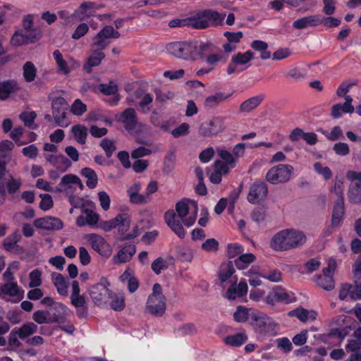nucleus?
Returning a JSON list of instances; mask_svg holds the SVG:
<instances>
[{
  "label": "nucleus",
  "mask_w": 361,
  "mask_h": 361,
  "mask_svg": "<svg viewBox=\"0 0 361 361\" xmlns=\"http://www.w3.org/2000/svg\"><path fill=\"white\" fill-rule=\"evenodd\" d=\"M307 240L302 231L287 228L276 233L270 241V247L275 251H288L302 246Z\"/></svg>",
  "instance_id": "nucleus-1"
},
{
  "label": "nucleus",
  "mask_w": 361,
  "mask_h": 361,
  "mask_svg": "<svg viewBox=\"0 0 361 361\" xmlns=\"http://www.w3.org/2000/svg\"><path fill=\"white\" fill-rule=\"evenodd\" d=\"M225 16V13H219L212 9H205L188 18L190 20L188 27L197 30L206 29L210 26L209 20L214 26L221 25Z\"/></svg>",
  "instance_id": "nucleus-2"
},
{
  "label": "nucleus",
  "mask_w": 361,
  "mask_h": 361,
  "mask_svg": "<svg viewBox=\"0 0 361 361\" xmlns=\"http://www.w3.org/2000/svg\"><path fill=\"white\" fill-rule=\"evenodd\" d=\"M166 298L162 294V288L159 283H154L152 293L148 297L146 309L152 315L162 317L166 311Z\"/></svg>",
  "instance_id": "nucleus-3"
},
{
  "label": "nucleus",
  "mask_w": 361,
  "mask_h": 361,
  "mask_svg": "<svg viewBox=\"0 0 361 361\" xmlns=\"http://www.w3.org/2000/svg\"><path fill=\"white\" fill-rule=\"evenodd\" d=\"M226 117L216 116L202 122L198 127V135L202 137H212L226 130Z\"/></svg>",
  "instance_id": "nucleus-4"
},
{
  "label": "nucleus",
  "mask_w": 361,
  "mask_h": 361,
  "mask_svg": "<svg viewBox=\"0 0 361 361\" xmlns=\"http://www.w3.org/2000/svg\"><path fill=\"white\" fill-rule=\"evenodd\" d=\"M167 51L172 56L184 60H195V42H174L166 45Z\"/></svg>",
  "instance_id": "nucleus-5"
},
{
  "label": "nucleus",
  "mask_w": 361,
  "mask_h": 361,
  "mask_svg": "<svg viewBox=\"0 0 361 361\" xmlns=\"http://www.w3.org/2000/svg\"><path fill=\"white\" fill-rule=\"evenodd\" d=\"M49 99L51 100L52 115L57 126H64V122L66 119L67 111L69 104L66 99L63 97H55Z\"/></svg>",
  "instance_id": "nucleus-6"
},
{
  "label": "nucleus",
  "mask_w": 361,
  "mask_h": 361,
  "mask_svg": "<svg viewBox=\"0 0 361 361\" xmlns=\"http://www.w3.org/2000/svg\"><path fill=\"white\" fill-rule=\"evenodd\" d=\"M253 325L260 334L275 336L277 334L276 324L265 314H253Z\"/></svg>",
  "instance_id": "nucleus-7"
},
{
  "label": "nucleus",
  "mask_w": 361,
  "mask_h": 361,
  "mask_svg": "<svg viewBox=\"0 0 361 361\" xmlns=\"http://www.w3.org/2000/svg\"><path fill=\"white\" fill-rule=\"evenodd\" d=\"M90 295L96 305L106 303L113 292L103 283H97L89 289Z\"/></svg>",
  "instance_id": "nucleus-8"
},
{
  "label": "nucleus",
  "mask_w": 361,
  "mask_h": 361,
  "mask_svg": "<svg viewBox=\"0 0 361 361\" xmlns=\"http://www.w3.org/2000/svg\"><path fill=\"white\" fill-rule=\"evenodd\" d=\"M268 193L267 184L264 181L256 180L250 187L247 200L250 203L255 204L264 199Z\"/></svg>",
  "instance_id": "nucleus-9"
},
{
  "label": "nucleus",
  "mask_w": 361,
  "mask_h": 361,
  "mask_svg": "<svg viewBox=\"0 0 361 361\" xmlns=\"http://www.w3.org/2000/svg\"><path fill=\"white\" fill-rule=\"evenodd\" d=\"M34 226L37 228L46 231H57L63 228V223L59 218L49 216L35 219Z\"/></svg>",
  "instance_id": "nucleus-10"
},
{
  "label": "nucleus",
  "mask_w": 361,
  "mask_h": 361,
  "mask_svg": "<svg viewBox=\"0 0 361 361\" xmlns=\"http://www.w3.org/2000/svg\"><path fill=\"white\" fill-rule=\"evenodd\" d=\"M265 302L274 307L276 302H291L290 295L281 286H276L273 290L267 295Z\"/></svg>",
  "instance_id": "nucleus-11"
},
{
  "label": "nucleus",
  "mask_w": 361,
  "mask_h": 361,
  "mask_svg": "<svg viewBox=\"0 0 361 361\" xmlns=\"http://www.w3.org/2000/svg\"><path fill=\"white\" fill-rule=\"evenodd\" d=\"M164 221L171 231L180 238H184L185 231L181 222L176 219V213L173 209L166 211L164 214Z\"/></svg>",
  "instance_id": "nucleus-12"
},
{
  "label": "nucleus",
  "mask_w": 361,
  "mask_h": 361,
  "mask_svg": "<svg viewBox=\"0 0 361 361\" xmlns=\"http://www.w3.org/2000/svg\"><path fill=\"white\" fill-rule=\"evenodd\" d=\"M0 292L3 295L15 298L11 300V302L13 303H17L24 298V290L20 289L16 282L1 284L0 286Z\"/></svg>",
  "instance_id": "nucleus-13"
},
{
  "label": "nucleus",
  "mask_w": 361,
  "mask_h": 361,
  "mask_svg": "<svg viewBox=\"0 0 361 361\" xmlns=\"http://www.w3.org/2000/svg\"><path fill=\"white\" fill-rule=\"evenodd\" d=\"M253 57L254 54L251 51H247L245 53H238L233 56L227 68L228 74L231 75L234 73L238 65H245L250 61Z\"/></svg>",
  "instance_id": "nucleus-14"
},
{
  "label": "nucleus",
  "mask_w": 361,
  "mask_h": 361,
  "mask_svg": "<svg viewBox=\"0 0 361 361\" xmlns=\"http://www.w3.org/2000/svg\"><path fill=\"white\" fill-rule=\"evenodd\" d=\"M345 214L344 197L337 198L333 208L331 215V226L338 227L341 222Z\"/></svg>",
  "instance_id": "nucleus-15"
},
{
  "label": "nucleus",
  "mask_w": 361,
  "mask_h": 361,
  "mask_svg": "<svg viewBox=\"0 0 361 361\" xmlns=\"http://www.w3.org/2000/svg\"><path fill=\"white\" fill-rule=\"evenodd\" d=\"M121 122L124 124L126 130L130 131L135 128L137 124V118L133 108H128L121 114Z\"/></svg>",
  "instance_id": "nucleus-16"
},
{
  "label": "nucleus",
  "mask_w": 361,
  "mask_h": 361,
  "mask_svg": "<svg viewBox=\"0 0 361 361\" xmlns=\"http://www.w3.org/2000/svg\"><path fill=\"white\" fill-rule=\"evenodd\" d=\"M97 4L93 1H85L80 4L79 8L75 10L74 16L79 18L80 20H84L85 18L91 17L97 10Z\"/></svg>",
  "instance_id": "nucleus-17"
},
{
  "label": "nucleus",
  "mask_w": 361,
  "mask_h": 361,
  "mask_svg": "<svg viewBox=\"0 0 361 361\" xmlns=\"http://www.w3.org/2000/svg\"><path fill=\"white\" fill-rule=\"evenodd\" d=\"M320 25V15H311L295 20L293 27L295 29H305L309 26L314 27Z\"/></svg>",
  "instance_id": "nucleus-18"
},
{
  "label": "nucleus",
  "mask_w": 361,
  "mask_h": 361,
  "mask_svg": "<svg viewBox=\"0 0 361 361\" xmlns=\"http://www.w3.org/2000/svg\"><path fill=\"white\" fill-rule=\"evenodd\" d=\"M83 214H86L85 217L82 215L79 216L76 219V224L82 227L86 224L93 226L97 224L99 221V214L90 209H83L82 210Z\"/></svg>",
  "instance_id": "nucleus-19"
},
{
  "label": "nucleus",
  "mask_w": 361,
  "mask_h": 361,
  "mask_svg": "<svg viewBox=\"0 0 361 361\" xmlns=\"http://www.w3.org/2000/svg\"><path fill=\"white\" fill-rule=\"evenodd\" d=\"M92 55L89 56L86 63L83 66V69L88 73L92 71V68L98 66L102 61L105 58V54L97 49L91 50Z\"/></svg>",
  "instance_id": "nucleus-20"
},
{
  "label": "nucleus",
  "mask_w": 361,
  "mask_h": 361,
  "mask_svg": "<svg viewBox=\"0 0 361 361\" xmlns=\"http://www.w3.org/2000/svg\"><path fill=\"white\" fill-rule=\"evenodd\" d=\"M214 171L209 176V180L214 184H219L221 181V176L223 174H226L229 172V168L223 164L222 161L216 160L214 163Z\"/></svg>",
  "instance_id": "nucleus-21"
},
{
  "label": "nucleus",
  "mask_w": 361,
  "mask_h": 361,
  "mask_svg": "<svg viewBox=\"0 0 361 361\" xmlns=\"http://www.w3.org/2000/svg\"><path fill=\"white\" fill-rule=\"evenodd\" d=\"M135 245L130 244L124 246L118 252L116 256L114 257V259L117 260L115 263L121 264L129 262L135 255Z\"/></svg>",
  "instance_id": "nucleus-22"
},
{
  "label": "nucleus",
  "mask_w": 361,
  "mask_h": 361,
  "mask_svg": "<svg viewBox=\"0 0 361 361\" xmlns=\"http://www.w3.org/2000/svg\"><path fill=\"white\" fill-rule=\"evenodd\" d=\"M51 280L60 295H65L67 294L69 283L61 274L53 272Z\"/></svg>",
  "instance_id": "nucleus-23"
},
{
  "label": "nucleus",
  "mask_w": 361,
  "mask_h": 361,
  "mask_svg": "<svg viewBox=\"0 0 361 361\" xmlns=\"http://www.w3.org/2000/svg\"><path fill=\"white\" fill-rule=\"evenodd\" d=\"M49 314V312L37 310L33 313L32 319L39 324L59 322V315L53 314L51 317H47Z\"/></svg>",
  "instance_id": "nucleus-24"
},
{
  "label": "nucleus",
  "mask_w": 361,
  "mask_h": 361,
  "mask_svg": "<svg viewBox=\"0 0 361 361\" xmlns=\"http://www.w3.org/2000/svg\"><path fill=\"white\" fill-rule=\"evenodd\" d=\"M87 240L90 242L92 247L101 255H104L105 248L108 246L104 239L94 233H90L87 235Z\"/></svg>",
  "instance_id": "nucleus-25"
},
{
  "label": "nucleus",
  "mask_w": 361,
  "mask_h": 361,
  "mask_svg": "<svg viewBox=\"0 0 361 361\" xmlns=\"http://www.w3.org/2000/svg\"><path fill=\"white\" fill-rule=\"evenodd\" d=\"M263 95H257L243 102L239 108V111L248 113L256 109L263 101Z\"/></svg>",
  "instance_id": "nucleus-26"
},
{
  "label": "nucleus",
  "mask_w": 361,
  "mask_h": 361,
  "mask_svg": "<svg viewBox=\"0 0 361 361\" xmlns=\"http://www.w3.org/2000/svg\"><path fill=\"white\" fill-rule=\"evenodd\" d=\"M231 94H225L223 92H216L214 94L206 97L204 104L207 109H214L221 102L228 99Z\"/></svg>",
  "instance_id": "nucleus-27"
},
{
  "label": "nucleus",
  "mask_w": 361,
  "mask_h": 361,
  "mask_svg": "<svg viewBox=\"0 0 361 361\" xmlns=\"http://www.w3.org/2000/svg\"><path fill=\"white\" fill-rule=\"evenodd\" d=\"M47 160L55 166L60 167V165L63 166L64 169L62 170V172H64L71 166V161L62 154L59 155H48L47 157Z\"/></svg>",
  "instance_id": "nucleus-28"
},
{
  "label": "nucleus",
  "mask_w": 361,
  "mask_h": 361,
  "mask_svg": "<svg viewBox=\"0 0 361 361\" xmlns=\"http://www.w3.org/2000/svg\"><path fill=\"white\" fill-rule=\"evenodd\" d=\"M235 269L233 267V262L228 261L221 264L219 273V278L221 283L226 282L234 274Z\"/></svg>",
  "instance_id": "nucleus-29"
},
{
  "label": "nucleus",
  "mask_w": 361,
  "mask_h": 361,
  "mask_svg": "<svg viewBox=\"0 0 361 361\" xmlns=\"http://www.w3.org/2000/svg\"><path fill=\"white\" fill-rule=\"evenodd\" d=\"M281 183L288 182L293 173V167L289 164H279L276 166Z\"/></svg>",
  "instance_id": "nucleus-30"
},
{
  "label": "nucleus",
  "mask_w": 361,
  "mask_h": 361,
  "mask_svg": "<svg viewBox=\"0 0 361 361\" xmlns=\"http://www.w3.org/2000/svg\"><path fill=\"white\" fill-rule=\"evenodd\" d=\"M176 155L174 150H170L165 156L162 171L164 173L169 174L175 169Z\"/></svg>",
  "instance_id": "nucleus-31"
},
{
  "label": "nucleus",
  "mask_w": 361,
  "mask_h": 361,
  "mask_svg": "<svg viewBox=\"0 0 361 361\" xmlns=\"http://www.w3.org/2000/svg\"><path fill=\"white\" fill-rule=\"evenodd\" d=\"M18 336L21 339H25L30 335L37 332V325L33 322H27L22 325L20 328H15Z\"/></svg>",
  "instance_id": "nucleus-32"
},
{
  "label": "nucleus",
  "mask_w": 361,
  "mask_h": 361,
  "mask_svg": "<svg viewBox=\"0 0 361 361\" xmlns=\"http://www.w3.org/2000/svg\"><path fill=\"white\" fill-rule=\"evenodd\" d=\"M81 175L87 179L86 181V185L89 188L93 189L97 186L98 177L93 169L88 167L83 168L81 170Z\"/></svg>",
  "instance_id": "nucleus-33"
},
{
  "label": "nucleus",
  "mask_w": 361,
  "mask_h": 361,
  "mask_svg": "<svg viewBox=\"0 0 361 361\" xmlns=\"http://www.w3.org/2000/svg\"><path fill=\"white\" fill-rule=\"evenodd\" d=\"M247 292V285L245 282L240 281L236 288H229L226 291L228 298L234 300L236 295L238 297L244 296Z\"/></svg>",
  "instance_id": "nucleus-34"
},
{
  "label": "nucleus",
  "mask_w": 361,
  "mask_h": 361,
  "mask_svg": "<svg viewBox=\"0 0 361 361\" xmlns=\"http://www.w3.org/2000/svg\"><path fill=\"white\" fill-rule=\"evenodd\" d=\"M71 131L75 140L81 144L84 145L86 142V138L87 136V128L82 125H75L72 127Z\"/></svg>",
  "instance_id": "nucleus-35"
},
{
  "label": "nucleus",
  "mask_w": 361,
  "mask_h": 361,
  "mask_svg": "<svg viewBox=\"0 0 361 361\" xmlns=\"http://www.w3.org/2000/svg\"><path fill=\"white\" fill-rule=\"evenodd\" d=\"M247 340V337L243 333L228 336L224 338V342L231 346L238 347Z\"/></svg>",
  "instance_id": "nucleus-36"
},
{
  "label": "nucleus",
  "mask_w": 361,
  "mask_h": 361,
  "mask_svg": "<svg viewBox=\"0 0 361 361\" xmlns=\"http://www.w3.org/2000/svg\"><path fill=\"white\" fill-rule=\"evenodd\" d=\"M217 152L220 158L224 161L223 164H225L227 167L233 169L235 166L236 159L233 157V154L226 149L218 148Z\"/></svg>",
  "instance_id": "nucleus-37"
},
{
  "label": "nucleus",
  "mask_w": 361,
  "mask_h": 361,
  "mask_svg": "<svg viewBox=\"0 0 361 361\" xmlns=\"http://www.w3.org/2000/svg\"><path fill=\"white\" fill-rule=\"evenodd\" d=\"M255 256L252 253L241 254L235 260V264L238 269H245L247 266L255 260Z\"/></svg>",
  "instance_id": "nucleus-38"
},
{
  "label": "nucleus",
  "mask_w": 361,
  "mask_h": 361,
  "mask_svg": "<svg viewBox=\"0 0 361 361\" xmlns=\"http://www.w3.org/2000/svg\"><path fill=\"white\" fill-rule=\"evenodd\" d=\"M23 77L25 80L27 82H32L37 74V68L34 63L31 61H27L23 66Z\"/></svg>",
  "instance_id": "nucleus-39"
},
{
  "label": "nucleus",
  "mask_w": 361,
  "mask_h": 361,
  "mask_svg": "<svg viewBox=\"0 0 361 361\" xmlns=\"http://www.w3.org/2000/svg\"><path fill=\"white\" fill-rule=\"evenodd\" d=\"M317 285L326 291L333 290L335 287V282L333 276H317Z\"/></svg>",
  "instance_id": "nucleus-40"
},
{
  "label": "nucleus",
  "mask_w": 361,
  "mask_h": 361,
  "mask_svg": "<svg viewBox=\"0 0 361 361\" xmlns=\"http://www.w3.org/2000/svg\"><path fill=\"white\" fill-rule=\"evenodd\" d=\"M15 82L8 80L0 82V99H6L11 92L14 91Z\"/></svg>",
  "instance_id": "nucleus-41"
},
{
  "label": "nucleus",
  "mask_w": 361,
  "mask_h": 361,
  "mask_svg": "<svg viewBox=\"0 0 361 361\" xmlns=\"http://www.w3.org/2000/svg\"><path fill=\"white\" fill-rule=\"evenodd\" d=\"M153 99V96L151 94H145L138 104L140 111L144 114H148L151 110L149 105L152 103Z\"/></svg>",
  "instance_id": "nucleus-42"
},
{
  "label": "nucleus",
  "mask_w": 361,
  "mask_h": 361,
  "mask_svg": "<svg viewBox=\"0 0 361 361\" xmlns=\"http://www.w3.org/2000/svg\"><path fill=\"white\" fill-rule=\"evenodd\" d=\"M99 145L105 152L108 158L111 157L113 155L114 152L116 149L114 142L106 137L102 139Z\"/></svg>",
  "instance_id": "nucleus-43"
},
{
  "label": "nucleus",
  "mask_w": 361,
  "mask_h": 361,
  "mask_svg": "<svg viewBox=\"0 0 361 361\" xmlns=\"http://www.w3.org/2000/svg\"><path fill=\"white\" fill-rule=\"evenodd\" d=\"M87 111V105L80 99L74 101L71 106V112L75 116H80Z\"/></svg>",
  "instance_id": "nucleus-44"
},
{
  "label": "nucleus",
  "mask_w": 361,
  "mask_h": 361,
  "mask_svg": "<svg viewBox=\"0 0 361 361\" xmlns=\"http://www.w3.org/2000/svg\"><path fill=\"white\" fill-rule=\"evenodd\" d=\"M108 45L109 42H106L105 38L97 33L93 38V42L91 44V50L97 49L99 51H102V50L105 49Z\"/></svg>",
  "instance_id": "nucleus-45"
},
{
  "label": "nucleus",
  "mask_w": 361,
  "mask_h": 361,
  "mask_svg": "<svg viewBox=\"0 0 361 361\" xmlns=\"http://www.w3.org/2000/svg\"><path fill=\"white\" fill-rule=\"evenodd\" d=\"M53 56L56 60L59 70L61 71L64 74H68L70 72V70L68 67L66 61L63 59L61 53L59 50H55L53 53Z\"/></svg>",
  "instance_id": "nucleus-46"
},
{
  "label": "nucleus",
  "mask_w": 361,
  "mask_h": 361,
  "mask_svg": "<svg viewBox=\"0 0 361 361\" xmlns=\"http://www.w3.org/2000/svg\"><path fill=\"white\" fill-rule=\"evenodd\" d=\"M24 34L26 36L28 44L35 43L39 41L42 37L41 30L38 27H34L28 31H25Z\"/></svg>",
  "instance_id": "nucleus-47"
},
{
  "label": "nucleus",
  "mask_w": 361,
  "mask_h": 361,
  "mask_svg": "<svg viewBox=\"0 0 361 361\" xmlns=\"http://www.w3.org/2000/svg\"><path fill=\"white\" fill-rule=\"evenodd\" d=\"M110 298L111 301L110 302V307L115 311H121L125 307V301L123 297L118 296L113 293L111 295Z\"/></svg>",
  "instance_id": "nucleus-48"
},
{
  "label": "nucleus",
  "mask_w": 361,
  "mask_h": 361,
  "mask_svg": "<svg viewBox=\"0 0 361 361\" xmlns=\"http://www.w3.org/2000/svg\"><path fill=\"white\" fill-rule=\"evenodd\" d=\"M41 276H42V271L39 269H36L32 270L30 273V275H29V277H30L29 286L30 288H35V287L39 286L42 284Z\"/></svg>",
  "instance_id": "nucleus-49"
},
{
  "label": "nucleus",
  "mask_w": 361,
  "mask_h": 361,
  "mask_svg": "<svg viewBox=\"0 0 361 361\" xmlns=\"http://www.w3.org/2000/svg\"><path fill=\"white\" fill-rule=\"evenodd\" d=\"M169 267L168 263L162 258L158 257L152 263L151 268L156 274H159L161 270H166Z\"/></svg>",
  "instance_id": "nucleus-50"
},
{
  "label": "nucleus",
  "mask_w": 361,
  "mask_h": 361,
  "mask_svg": "<svg viewBox=\"0 0 361 361\" xmlns=\"http://www.w3.org/2000/svg\"><path fill=\"white\" fill-rule=\"evenodd\" d=\"M290 317H296L302 322H307L309 317V311L303 307H298L288 312Z\"/></svg>",
  "instance_id": "nucleus-51"
},
{
  "label": "nucleus",
  "mask_w": 361,
  "mask_h": 361,
  "mask_svg": "<svg viewBox=\"0 0 361 361\" xmlns=\"http://www.w3.org/2000/svg\"><path fill=\"white\" fill-rule=\"evenodd\" d=\"M99 90L105 95H111L114 94L118 91V87L114 82L111 81L108 84H100Z\"/></svg>",
  "instance_id": "nucleus-52"
},
{
  "label": "nucleus",
  "mask_w": 361,
  "mask_h": 361,
  "mask_svg": "<svg viewBox=\"0 0 361 361\" xmlns=\"http://www.w3.org/2000/svg\"><path fill=\"white\" fill-rule=\"evenodd\" d=\"M259 276L274 283L282 280L281 272L276 269L270 270L267 274H259Z\"/></svg>",
  "instance_id": "nucleus-53"
},
{
  "label": "nucleus",
  "mask_w": 361,
  "mask_h": 361,
  "mask_svg": "<svg viewBox=\"0 0 361 361\" xmlns=\"http://www.w3.org/2000/svg\"><path fill=\"white\" fill-rule=\"evenodd\" d=\"M266 216L267 209L264 207L255 209L251 214L252 219L257 223L264 221Z\"/></svg>",
  "instance_id": "nucleus-54"
},
{
  "label": "nucleus",
  "mask_w": 361,
  "mask_h": 361,
  "mask_svg": "<svg viewBox=\"0 0 361 361\" xmlns=\"http://www.w3.org/2000/svg\"><path fill=\"white\" fill-rule=\"evenodd\" d=\"M39 197L42 198L41 202L39 203V208L41 209L47 211L53 207V200L49 194H40Z\"/></svg>",
  "instance_id": "nucleus-55"
},
{
  "label": "nucleus",
  "mask_w": 361,
  "mask_h": 361,
  "mask_svg": "<svg viewBox=\"0 0 361 361\" xmlns=\"http://www.w3.org/2000/svg\"><path fill=\"white\" fill-rule=\"evenodd\" d=\"M10 179L6 183L7 190L9 194L16 193L22 185L20 179H15L12 176H10Z\"/></svg>",
  "instance_id": "nucleus-56"
},
{
  "label": "nucleus",
  "mask_w": 361,
  "mask_h": 361,
  "mask_svg": "<svg viewBox=\"0 0 361 361\" xmlns=\"http://www.w3.org/2000/svg\"><path fill=\"white\" fill-rule=\"evenodd\" d=\"M37 114L35 111L23 112L20 115V118L28 128H33L32 124L36 118Z\"/></svg>",
  "instance_id": "nucleus-57"
},
{
  "label": "nucleus",
  "mask_w": 361,
  "mask_h": 361,
  "mask_svg": "<svg viewBox=\"0 0 361 361\" xmlns=\"http://www.w3.org/2000/svg\"><path fill=\"white\" fill-rule=\"evenodd\" d=\"M196 43V50H195V60L198 58H203L205 56L206 54L209 52V49L212 46L210 43H200L199 45Z\"/></svg>",
  "instance_id": "nucleus-58"
},
{
  "label": "nucleus",
  "mask_w": 361,
  "mask_h": 361,
  "mask_svg": "<svg viewBox=\"0 0 361 361\" xmlns=\"http://www.w3.org/2000/svg\"><path fill=\"white\" fill-rule=\"evenodd\" d=\"M247 310L242 306H238L233 314L234 319L238 322H245L247 320Z\"/></svg>",
  "instance_id": "nucleus-59"
},
{
  "label": "nucleus",
  "mask_w": 361,
  "mask_h": 361,
  "mask_svg": "<svg viewBox=\"0 0 361 361\" xmlns=\"http://www.w3.org/2000/svg\"><path fill=\"white\" fill-rule=\"evenodd\" d=\"M243 247L238 244H228L227 246V256L228 258L235 257L237 255L242 254Z\"/></svg>",
  "instance_id": "nucleus-60"
},
{
  "label": "nucleus",
  "mask_w": 361,
  "mask_h": 361,
  "mask_svg": "<svg viewBox=\"0 0 361 361\" xmlns=\"http://www.w3.org/2000/svg\"><path fill=\"white\" fill-rule=\"evenodd\" d=\"M320 24H323L326 27H337L341 24V20L334 17H324L320 15Z\"/></svg>",
  "instance_id": "nucleus-61"
},
{
  "label": "nucleus",
  "mask_w": 361,
  "mask_h": 361,
  "mask_svg": "<svg viewBox=\"0 0 361 361\" xmlns=\"http://www.w3.org/2000/svg\"><path fill=\"white\" fill-rule=\"evenodd\" d=\"M333 149L335 153L340 156H345L350 153V148L347 143L345 142H337L334 147Z\"/></svg>",
  "instance_id": "nucleus-62"
},
{
  "label": "nucleus",
  "mask_w": 361,
  "mask_h": 361,
  "mask_svg": "<svg viewBox=\"0 0 361 361\" xmlns=\"http://www.w3.org/2000/svg\"><path fill=\"white\" fill-rule=\"evenodd\" d=\"M348 197L349 200L353 204L361 203V190L358 189L349 188Z\"/></svg>",
  "instance_id": "nucleus-63"
},
{
  "label": "nucleus",
  "mask_w": 361,
  "mask_h": 361,
  "mask_svg": "<svg viewBox=\"0 0 361 361\" xmlns=\"http://www.w3.org/2000/svg\"><path fill=\"white\" fill-rule=\"evenodd\" d=\"M355 286L351 289L350 298L353 300H361V281L354 279Z\"/></svg>",
  "instance_id": "nucleus-64"
}]
</instances>
